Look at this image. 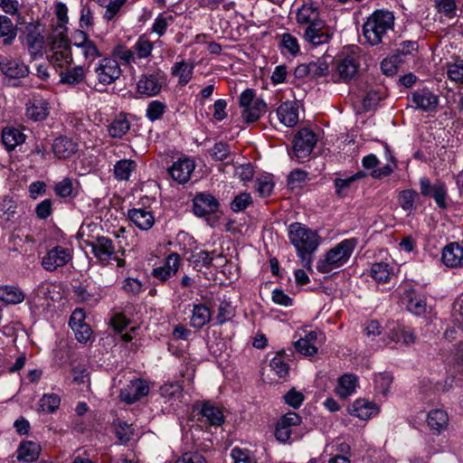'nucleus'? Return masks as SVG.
I'll return each instance as SVG.
<instances>
[{
  "instance_id": "nucleus-53",
  "label": "nucleus",
  "mask_w": 463,
  "mask_h": 463,
  "mask_svg": "<svg viewBox=\"0 0 463 463\" xmlns=\"http://www.w3.org/2000/svg\"><path fill=\"white\" fill-rule=\"evenodd\" d=\"M43 37L36 32H30L26 35V43L32 54H36L42 50Z\"/></svg>"
},
{
  "instance_id": "nucleus-19",
  "label": "nucleus",
  "mask_w": 463,
  "mask_h": 463,
  "mask_svg": "<svg viewBox=\"0 0 463 463\" xmlns=\"http://www.w3.org/2000/svg\"><path fill=\"white\" fill-rule=\"evenodd\" d=\"M179 263V255L176 253H172L166 258L163 266L158 267L153 270V275L156 279L165 281L177 272Z\"/></svg>"
},
{
  "instance_id": "nucleus-60",
  "label": "nucleus",
  "mask_w": 463,
  "mask_h": 463,
  "mask_svg": "<svg viewBox=\"0 0 463 463\" xmlns=\"http://www.w3.org/2000/svg\"><path fill=\"white\" fill-rule=\"evenodd\" d=\"M284 400L287 404L296 409L303 402L304 395L302 392H297L295 389H291L285 394Z\"/></svg>"
},
{
  "instance_id": "nucleus-6",
  "label": "nucleus",
  "mask_w": 463,
  "mask_h": 463,
  "mask_svg": "<svg viewBox=\"0 0 463 463\" xmlns=\"http://www.w3.org/2000/svg\"><path fill=\"white\" fill-rule=\"evenodd\" d=\"M334 35V30L321 19L304 28L303 39L313 46L328 43Z\"/></svg>"
},
{
  "instance_id": "nucleus-46",
  "label": "nucleus",
  "mask_w": 463,
  "mask_h": 463,
  "mask_svg": "<svg viewBox=\"0 0 463 463\" xmlns=\"http://www.w3.org/2000/svg\"><path fill=\"white\" fill-rule=\"evenodd\" d=\"M269 366L280 378L285 377L288 373L289 366L285 362L282 354H277L270 361Z\"/></svg>"
},
{
  "instance_id": "nucleus-26",
  "label": "nucleus",
  "mask_w": 463,
  "mask_h": 463,
  "mask_svg": "<svg viewBox=\"0 0 463 463\" xmlns=\"http://www.w3.org/2000/svg\"><path fill=\"white\" fill-rule=\"evenodd\" d=\"M25 140V136L14 128H5L2 131V142L7 150L14 149Z\"/></svg>"
},
{
  "instance_id": "nucleus-9",
  "label": "nucleus",
  "mask_w": 463,
  "mask_h": 463,
  "mask_svg": "<svg viewBox=\"0 0 463 463\" xmlns=\"http://www.w3.org/2000/svg\"><path fill=\"white\" fill-rule=\"evenodd\" d=\"M72 259L69 249L56 246L48 250L42 259V266L47 271H54L58 268L65 266Z\"/></svg>"
},
{
  "instance_id": "nucleus-45",
  "label": "nucleus",
  "mask_w": 463,
  "mask_h": 463,
  "mask_svg": "<svg viewBox=\"0 0 463 463\" xmlns=\"http://www.w3.org/2000/svg\"><path fill=\"white\" fill-rule=\"evenodd\" d=\"M447 75L449 80L458 82L463 80V59L447 64Z\"/></svg>"
},
{
  "instance_id": "nucleus-24",
  "label": "nucleus",
  "mask_w": 463,
  "mask_h": 463,
  "mask_svg": "<svg viewBox=\"0 0 463 463\" xmlns=\"http://www.w3.org/2000/svg\"><path fill=\"white\" fill-rule=\"evenodd\" d=\"M277 115L282 124L294 127L298 121V109L292 102H284L277 109Z\"/></svg>"
},
{
  "instance_id": "nucleus-3",
  "label": "nucleus",
  "mask_w": 463,
  "mask_h": 463,
  "mask_svg": "<svg viewBox=\"0 0 463 463\" xmlns=\"http://www.w3.org/2000/svg\"><path fill=\"white\" fill-rule=\"evenodd\" d=\"M355 247L354 240H345L332 248L325 255V258L319 260L317 269L321 273H329L333 269L345 265L349 260Z\"/></svg>"
},
{
  "instance_id": "nucleus-10",
  "label": "nucleus",
  "mask_w": 463,
  "mask_h": 463,
  "mask_svg": "<svg viewBox=\"0 0 463 463\" xmlns=\"http://www.w3.org/2000/svg\"><path fill=\"white\" fill-rule=\"evenodd\" d=\"M317 143L315 134L307 128L300 129L293 141V152L297 158L307 157Z\"/></svg>"
},
{
  "instance_id": "nucleus-49",
  "label": "nucleus",
  "mask_w": 463,
  "mask_h": 463,
  "mask_svg": "<svg viewBox=\"0 0 463 463\" xmlns=\"http://www.w3.org/2000/svg\"><path fill=\"white\" fill-rule=\"evenodd\" d=\"M165 105L158 100H153L151 101L146 109V117L151 121H156L163 116V114L165 111Z\"/></svg>"
},
{
  "instance_id": "nucleus-35",
  "label": "nucleus",
  "mask_w": 463,
  "mask_h": 463,
  "mask_svg": "<svg viewBox=\"0 0 463 463\" xmlns=\"http://www.w3.org/2000/svg\"><path fill=\"white\" fill-rule=\"evenodd\" d=\"M357 378L354 374H345L340 377L336 392L342 398L352 394L356 388Z\"/></svg>"
},
{
  "instance_id": "nucleus-14",
  "label": "nucleus",
  "mask_w": 463,
  "mask_h": 463,
  "mask_svg": "<svg viewBox=\"0 0 463 463\" xmlns=\"http://www.w3.org/2000/svg\"><path fill=\"white\" fill-rule=\"evenodd\" d=\"M194 213L197 216H204L217 212L219 203L210 194H198L194 198Z\"/></svg>"
},
{
  "instance_id": "nucleus-15",
  "label": "nucleus",
  "mask_w": 463,
  "mask_h": 463,
  "mask_svg": "<svg viewBox=\"0 0 463 463\" xmlns=\"http://www.w3.org/2000/svg\"><path fill=\"white\" fill-rule=\"evenodd\" d=\"M321 19L319 8L314 3H305L296 12L297 24L303 28Z\"/></svg>"
},
{
  "instance_id": "nucleus-29",
  "label": "nucleus",
  "mask_w": 463,
  "mask_h": 463,
  "mask_svg": "<svg viewBox=\"0 0 463 463\" xmlns=\"http://www.w3.org/2000/svg\"><path fill=\"white\" fill-rule=\"evenodd\" d=\"M129 129L130 123L128 120L126 114L120 113L109 126V134L112 137L121 138L129 131Z\"/></svg>"
},
{
  "instance_id": "nucleus-21",
  "label": "nucleus",
  "mask_w": 463,
  "mask_h": 463,
  "mask_svg": "<svg viewBox=\"0 0 463 463\" xmlns=\"http://www.w3.org/2000/svg\"><path fill=\"white\" fill-rule=\"evenodd\" d=\"M41 450V446L36 442H21L17 449V459L26 463L34 462L38 459Z\"/></svg>"
},
{
  "instance_id": "nucleus-41",
  "label": "nucleus",
  "mask_w": 463,
  "mask_h": 463,
  "mask_svg": "<svg viewBox=\"0 0 463 463\" xmlns=\"http://www.w3.org/2000/svg\"><path fill=\"white\" fill-rule=\"evenodd\" d=\"M418 194L413 190H403L400 192L398 202L400 206L409 213L414 210V203Z\"/></svg>"
},
{
  "instance_id": "nucleus-36",
  "label": "nucleus",
  "mask_w": 463,
  "mask_h": 463,
  "mask_svg": "<svg viewBox=\"0 0 463 463\" xmlns=\"http://www.w3.org/2000/svg\"><path fill=\"white\" fill-rule=\"evenodd\" d=\"M47 115V103L42 100H35L32 102L26 109V116L35 121L43 120Z\"/></svg>"
},
{
  "instance_id": "nucleus-13",
  "label": "nucleus",
  "mask_w": 463,
  "mask_h": 463,
  "mask_svg": "<svg viewBox=\"0 0 463 463\" xmlns=\"http://www.w3.org/2000/svg\"><path fill=\"white\" fill-rule=\"evenodd\" d=\"M0 71L10 79H20L28 75L29 69L23 61L7 57L0 58Z\"/></svg>"
},
{
  "instance_id": "nucleus-63",
  "label": "nucleus",
  "mask_w": 463,
  "mask_h": 463,
  "mask_svg": "<svg viewBox=\"0 0 463 463\" xmlns=\"http://www.w3.org/2000/svg\"><path fill=\"white\" fill-rule=\"evenodd\" d=\"M15 202L8 197H5L0 203V213L5 216V220H10L11 216L15 213Z\"/></svg>"
},
{
  "instance_id": "nucleus-8",
  "label": "nucleus",
  "mask_w": 463,
  "mask_h": 463,
  "mask_svg": "<svg viewBox=\"0 0 463 463\" xmlns=\"http://www.w3.org/2000/svg\"><path fill=\"white\" fill-rule=\"evenodd\" d=\"M96 79L103 85H109L121 75L118 62L112 58H102L94 67Z\"/></svg>"
},
{
  "instance_id": "nucleus-5",
  "label": "nucleus",
  "mask_w": 463,
  "mask_h": 463,
  "mask_svg": "<svg viewBox=\"0 0 463 463\" xmlns=\"http://www.w3.org/2000/svg\"><path fill=\"white\" fill-rule=\"evenodd\" d=\"M73 46L76 49L77 55L83 58L88 70H90L95 59L102 56L96 43L92 42L83 31L76 33Z\"/></svg>"
},
{
  "instance_id": "nucleus-50",
  "label": "nucleus",
  "mask_w": 463,
  "mask_h": 463,
  "mask_svg": "<svg viewBox=\"0 0 463 463\" xmlns=\"http://www.w3.org/2000/svg\"><path fill=\"white\" fill-rule=\"evenodd\" d=\"M153 49L152 43L146 37H139L134 45V51L139 59L146 58Z\"/></svg>"
},
{
  "instance_id": "nucleus-42",
  "label": "nucleus",
  "mask_w": 463,
  "mask_h": 463,
  "mask_svg": "<svg viewBox=\"0 0 463 463\" xmlns=\"http://www.w3.org/2000/svg\"><path fill=\"white\" fill-rule=\"evenodd\" d=\"M60 403H61V399L57 394L49 393V394H44L41 398V400L39 402V406L43 411L52 413V412H54L59 408Z\"/></svg>"
},
{
  "instance_id": "nucleus-55",
  "label": "nucleus",
  "mask_w": 463,
  "mask_h": 463,
  "mask_svg": "<svg viewBox=\"0 0 463 463\" xmlns=\"http://www.w3.org/2000/svg\"><path fill=\"white\" fill-rule=\"evenodd\" d=\"M392 383V376L388 373H380L375 378L376 388L383 395H386L388 393Z\"/></svg>"
},
{
  "instance_id": "nucleus-1",
  "label": "nucleus",
  "mask_w": 463,
  "mask_h": 463,
  "mask_svg": "<svg viewBox=\"0 0 463 463\" xmlns=\"http://www.w3.org/2000/svg\"><path fill=\"white\" fill-rule=\"evenodd\" d=\"M288 235L291 243L297 249L303 266L311 270V255L318 246V235L298 222L290 225Z\"/></svg>"
},
{
  "instance_id": "nucleus-51",
  "label": "nucleus",
  "mask_w": 463,
  "mask_h": 463,
  "mask_svg": "<svg viewBox=\"0 0 463 463\" xmlns=\"http://www.w3.org/2000/svg\"><path fill=\"white\" fill-rule=\"evenodd\" d=\"M426 300L422 296H413L411 297L407 305V309L419 316L423 314L426 311Z\"/></svg>"
},
{
  "instance_id": "nucleus-18",
  "label": "nucleus",
  "mask_w": 463,
  "mask_h": 463,
  "mask_svg": "<svg viewBox=\"0 0 463 463\" xmlns=\"http://www.w3.org/2000/svg\"><path fill=\"white\" fill-rule=\"evenodd\" d=\"M411 101L416 109L424 111H432L438 106L439 99L438 96L430 90H420L412 93Z\"/></svg>"
},
{
  "instance_id": "nucleus-40",
  "label": "nucleus",
  "mask_w": 463,
  "mask_h": 463,
  "mask_svg": "<svg viewBox=\"0 0 463 463\" xmlns=\"http://www.w3.org/2000/svg\"><path fill=\"white\" fill-rule=\"evenodd\" d=\"M85 71L83 66H76L65 72L61 73V82L69 85H74L84 80Z\"/></svg>"
},
{
  "instance_id": "nucleus-25",
  "label": "nucleus",
  "mask_w": 463,
  "mask_h": 463,
  "mask_svg": "<svg viewBox=\"0 0 463 463\" xmlns=\"http://www.w3.org/2000/svg\"><path fill=\"white\" fill-rule=\"evenodd\" d=\"M358 63L354 56H346L338 60L336 71L343 80L352 79L357 72Z\"/></svg>"
},
{
  "instance_id": "nucleus-2",
  "label": "nucleus",
  "mask_w": 463,
  "mask_h": 463,
  "mask_svg": "<svg viewBox=\"0 0 463 463\" xmlns=\"http://www.w3.org/2000/svg\"><path fill=\"white\" fill-rule=\"evenodd\" d=\"M394 16L388 11H375L363 26V33L371 45L383 43L388 31L392 29Z\"/></svg>"
},
{
  "instance_id": "nucleus-28",
  "label": "nucleus",
  "mask_w": 463,
  "mask_h": 463,
  "mask_svg": "<svg viewBox=\"0 0 463 463\" xmlns=\"http://www.w3.org/2000/svg\"><path fill=\"white\" fill-rule=\"evenodd\" d=\"M24 295L18 288L14 286L0 287V301L5 305H15L23 302Z\"/></svg>"
},
{
  "instance_id": "nucleus-27",
  "label": "nucleus",
  "mask_w": 463,
  "mask_h": 463,
  "mask_svg": "<svg viewBox=\"0 0 463 463\" xmlns=\"http://www.w3.org/2000/svg\"><path fill=\"white\" fill-rule=\"evenodd\" d=\"M211 317V312L205 305H194L190 324L194 328H202L210 322Z\"/></svg>"
},
{
  "instance_id": "nucleus-17",
  "label": "nucleus",
  "mask_w": 463,
  "mask_h": 463,
  "mask_svg": "<svg viewBox=\"0 0 463 463\" xmlns=\"http://www.w3.org/2000/svg\"><path fill=\"white\" fill-rule=\"evenodd\" d=\"M194 170V163L189 158L178 159L175 162L168 172L173 179L179 184H185Z\"/></svg>"
},
{
  "instance_id": "nucleus-56",
  "label": "nucleus",
  "mask_w": 463,
  "mask_h": 463,
  "mask_svg": "<svg viewBox=\"0 0 463 463\" xmlns=\"http://www.w3.org/2000/svg\"><path fill=\"white\" fill-rule=\"evenodd\" d=\"M295 348L298 353L306 356H312L317 353V347L302 337L295 342Z\"/></svg>"
},
{
  "instance_id": "nucleus-11",
  "label": "nucleus",
  "mask_w": 463,
  "mask_h": 463,
  "mask_svg": "<svg viewBox=\"0 0 463 463\" xmlns=\"http://www.w3.org/2000/svg\"><path fill=\"white\" fill-rule=\"evenodd\" d=\"M149 392L147 383L142 379L130 381L120 390L119 398L122 402L132 404L145 397Z\"/></svg>"
},
{
  "instance_id": "nucleus-57",
  "label": "nucleus",
  "mask_w": 463,
  "mask_h": 463,
  "mask_svg": "<svg viewBox=\"0 0 463 463\" xmlns=\"http://www.w3.org/2000/svg\"><path fill=\"white\" fill-rule=\"evenodd\" d=\"M126 2L127 0H108V4L104 5L106 7L105 19L112 20Z\"/></svg>"
},
{
  "instance_id": "nucleus-58",
  "label": "nucleus",
  "mask_w": 463,
  "mask_h": 463,
  "mask_svg": "<svg viewBox=\"0 0 463 463\" xmlns=\"http://www.w3.org/2000/svg\"><path fill=\"white\" fill-rule=\"evenodd\" d=\"M251 203V196L248 193H241L237 195L231 203V208L234 212L244 210Z\"/></svg>"
},
{
  "instance_id": "nucleus-64",
  "label": "nucleus",
  "mask_w": 463,
  "mask_h": 463,
  "mask_svg": "<svg viewBox=\"0 0 463 463\" xmlns=\"http://www.w3.org/2000/svg\"><path fill=\"white\" fill-rule=\"evenodd\" d=\"M176 463H206L203 455L198 452H186L177 459Z\"/></svg>"
},
{
  "instance_id": "nucleus-59",
  "label": "nucleus",
  "mask_w": 463,
  "mask_h": 463,
  "mask_svg": "<svg viewBox=\"0 0 463 463\" xmlns=\"http://www.w3.org/2000/svg\"><path fill=\"white\" fill-rule=\"evenodd\" d=\"M273 186L274 184L269 177L260 178L256 182V190L261 197L270 195Z\"/></svg>"
},
{
  "instance_id": "nucleus-31",
  "label": "nucleus",
  "mask_w": 463,
  "mask_h": 463,
  "mask_svg": "<svg viewBox=\"0 0 463 463\" xmlns=\"http://www.w3.org/2000/svg\"><path fill=\"white\" fill-rule=\"evenodd\" d=\"M200 413L211 425L220 426L223 423L224 420L222 411L209 402L203 404Z\"/></svg>"
},
{
  "instance_id": "nucleus-22",
  "label": "nucleus",
  "mask_w": 463,
  "mask_h": 463,
  "mask_svg": "<svg viewBox=\"0 0 463 463\" xmlns=\"http://www.w3.org/2000/svg\"><path fill=\"white\" fill-rule=\"evenodd\" d=\"M128 216L137 227L144 231L149 230L155 222L152 213L142 208L129 210Z\"/></svg>"
},
{
  "instance_id": "nucleus-48",
  "label": "nucleus",
  "mask_w": 463,
  "mask_h": 463,
  "mask_svg": "<svg viewBox=\"0 0 463 463\" xmlns=\"http://www.w3.org/2000/svg\"><path fill=\"white\" fill-rule=\"evenodd\" d=\"M430 196L434 198L439 207L442 209L447 208V191L444 184L440 182L435 183L433 184L432 194H430Z\"/></svg>"
},
{
  "instance_id": "nucleus-54",
  "label": "nucleus",
  "mask_w": 463,
  "mask_h": 463,
  "mask_svg": "<svg viewBox=\"0 0 463 463\" xmlns=\"http://www.w3.org/2000/svg\"><path fill=\"white\" fill-rule=\"evenodd\" d=\"M234 316V310L231 304L226 301H222L220 303L218 307V314L216 316L217 322L220 325L224 324L225 322L232 319Z\"/></svg>"
},
{
  "instance_id": "nucleus-7",
  "label": "nucleus",
  "mask_w": 463,
  "mask_h": 463,
  "mask_svg": "<svg viewBox=\"0 0 463 463\" xmlns=\"http://www.w3.org/2000/svg\"><path fill=\"white\" fill-rule=\"evenodd\" d=\"M165 83V73L161 71H156L152 73L141 75L137 83V90L140 95L154 97L159 94Z\"/></svg>"
},
{
  "instance_id": "nucleus-23",
  "label": "nucleus",
  "mask_w": 463,
  "mask_h": 463,
  "mask_svg": "<svg viewBox=\"0 0 463 463\" xmlns=\"http://www.w3.org/2000/svg\"><path fill=\"white\" fill-rule=\"evenodd\" d=\"M427 423L431 430L439 434L448 427V414L445 411L440 409L432 410L428 414Z\"/></svg>"
},
{
  "instance_id": "nucleus-52",
  "label": "nucleus",
  "mask_w": 463,
  "mask_h": 463,
  "mask_svg": "<svg viewBox=\"0 0 463 463\" xmlns=\"http://www.w3.org/2000/svg\"><path fill=\"white\" fill-rule=\"evenodd\" d=\"M435 6L438 13L444 14L449 18H452L456 14L455 0H435Z\"/></svg>"
},
{
  "instance_id": "nucleus-20",
  "label": "nucleus",
  "mask_w": 463,
  "mask_h": 463,
  "mask_svg": "<svg viewBox=\"0 0 463 463\" xmlns=\"http://www.w3.org/2000/svg\"><path fill=\"white\" fill-rule=\"evenodd\" d=\"M78 150V145L66 137L56 138L52 144V151L58 158H69Z\"/></svg>"
},
{
  "instance_id": "nucleus-62",
  "label": "nucleus",
  "mask_w": 463,
  "mask_h": 463,
  "mask_svg": "<svg viewBox=\"0 0 463 463\" xmlns=\"http://www.w3.org/2000/svg\"><path fill=\"white\" fill-rule=\"evenodd\" d=\"M75 333L76 339L80 343H86L90 340L92 331L89 325L83 324L71 327Z\"/></svg>"
},
{
  "instance_id": "nucleus-32",
  "label": "nucleus",
  "mask_w": 463,
  "mask_h": 463,
  "mask_svg": "<svg viewBox=\"0 0 463 463\" xmlns=\"http://www.w3.org/2000/svg\"><path fill=\"white\" fill-rule=\"evenodd\" d=\"M193 71V63L182 61L175 63V65L172 68V74L179 78L180 85L184 86L192 79Z\"/></svg>"
},
{
  "instance_id": "nucleus-12",
  "label": "nucleus",
  "mask_w": 463,
  "mask_h": 463,
  "mask_svg": "<svg viewBox=\"0 0 463 463\" xmlns=\"http://www.w3.org/2000/svg\"><path fill=\"white\" fill-rule=\"evenodd\" d=\"M92 253L102 264L107 265L110 260L115 258V246L113 241L107 237H98L95 241L90 242Z\"/></svg>"
},
{
  "instance_id": "nucleus-16",
  "label": "nucleus",
  "mask_w": 463,
  "mask_h": 463,
  "mask_svg": "<svg viewBox=\"0 0 463 463\" xmlns=\"http://www.w3.org/2000/svg\"><path fill=\"white\" fill-rule=\"evenodd\" d=\"M443 263L451 268L463 266V241L451 242L446 245L442 250Z\"/></svg>"
},
{
  "instance_id": "nucleus-33",
  "label": "nucleus",
  "mask_w": 463,
  "mask_h": 463,
  "mask_svg": "<svg viewBox=\"0 0 463 463\" xmlns=\"http://www.w3.org/2000/svg\"><path fill=\"white\" fill-rule=\"evenodd\" d=\"M16 34L17 29L12 20L5 15L0 14V38H3V43L5 44L12 43Z\"/></svg>"
},
{
  "instance_id": "nucleus-4",
  "label": "nucleus",
  "mask_w": 463,
  "mask_h": 463,
  "mask_svg": "<svg viewBox=\"0 0 463 463\" xmlns=\"http://www.w3.org/2000/svg\"><path fill=\"white\" fill-rule=\"evenodd\" d=\"M50 52L52 53L48 56L49 61L54 66L62 68L72 61L69 39L61 31L50 36Z\"/></svg>"
},
{
  "instance_id": "nucleus-37",
  "label": "nucleus",
  "mask_w": 463,
  "mask_h": 463,
  "mask_svg": "<svg viewBox=\"0 0 463 463\" xmlns=\"http://www.w3.org/2000/svg\"><path fill=\"white\" fill-rule=\"evenodd\" d=\"M114 429L117 439L122 444L128 443L135 435L134 427L122 420L115 421Z\"/></svg>"
},
{
  "instance_id": "nucleus-47",
  "label": "nucleus",
  "mask_w": 463,
  "mask_h": 463,
  "mask_svg": "<svg viewBox=\"0 0 463 463\" xmlns=\"http://www.w3.org/2000/svg\"><path fill=\"white\" fill-rule=\"evenodd\" d=\"M281 47L286 50L289 54L296 55L299 52V44L296 37L290 33H284L280 41Z\"/></svg>"
},
{
  "instance_id": "nucleus-43",
  "label": "nucleus",
  "mask_w": 463,
  "mask_h": 463,
  "mask_svg": "<svg viewBox=\"0 0 463 463\" xmlns=\"http://www.w3.org/2000/svg\"><path fill=\"white\" fill-rule=\"evenodd\" d=\"M182 386L179 383H165L160 387V394L167 401H176L182 396Z\"/></svg>"
},
{
  "instance_id": "nucleus-44",
  "label": "nucleus",
  "mask_w": 463,
  "mask_h": 463,
  "mask_svg": "<svg viewBox=\"0 0 463 463\" xmlns=\"http://www.w3.org/2000/svg\"><path fill=\"white\" fill-rule=\"evenodd\" d=\"M391 274V270L389 269V265L384 262H377L373 264L371 268V275L372 277L379 281L385 282L389 279Z\"/></svg>"
},
{
  "instance_id": "nucleus-38",
  "label": "nucleus",
  "mask_w": 463,
  "mask_h": 463,
  "mask_svg": "<svg viewBox=\"0 0 463 463\" xmlns=\"http://www.w3.org/2000/svg\"><path fill=\"white\" fill-rule=\"evenodd\" d=\"M136 162L129 159L120 160L114 165V175L118 180H128L130 174L136 168Z\"/></svg>"
},
{
  "instance_id": "nucleus-34",
  "label": "nucleus",
  "mask_w": 463,
  "mask_h": 463,
  "mask_svg": "<svg viewBox=\"0 0 463 463\" xmlns=\"http://www.w3.org/2000/svg\"><path fill=\"white\" fill-rule=\"evenodd\" d=\"M374 411L372 403L365 400H356L350 408V414L361 420L369 419Z\"/></svg>"
},
{
  "instance_id": "nucleus-61",
  "label": "nucleus",
  "mask_w": 463,
  "mask_h": 463,
  "mask_svg": "<svg viewBox=\"0 0 463 463\" xmlns=\"http://www.w3.org/2000/svg\"><path fill=\"white\" fill-rule=\"evenodd\" d=\"M55 192L61 197L71 196L73 193V184L69 178H64L55 185Z\"/></svg>"
},
{
  "instance_id": "nucleus-30",
  "label": "nucleus",
  "mask_w": 463,
  "mask_h": 463,
  "mask_svg": "<svg viewBox=\"0 0 463 463\" xmlns=\"http://www.w3.org/2000/svg\"><path fill=\"white\" fill-rule=\"evenodd\" d=\"M265 109L266 103L262 99H258L242 109L241 117L246 123H251L258 120Z\"/></svg>"
},
{
  "instance_id": "nucleus-39",
  "label": "nucleus",
  "mask_w": 463,
  "mask_h": 463,
  "mask_svg": "<svg viewBox=\"0 0 463 463\" xmlns=\"http://www.w3.org/2000/svg\"><path fill=\"white\" fill-rule=\"evenodd\" d=\"M211 156L213 159L216 161H225L227 160L228 164L233 163V157L232 155H231L230 147L227 144L219 142L216 143L213 147L211 149L210 152Z\"/></svg>"
}]
</instances>
